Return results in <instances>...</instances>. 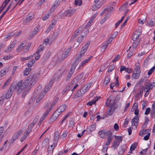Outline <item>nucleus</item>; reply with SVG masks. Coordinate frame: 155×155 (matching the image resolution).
<instances>
[{"mask_svg": "<svg viewBox=\"0 0 155 155\" xmlns=\"http://www.w3.org/2000/svg\"><path fill=\"white\" fill-rule=\"evenodd\" d=\"M37 74L31 73L27 78L22 83V81H19L15 87V89L17 91V94H20L25 88L21 96V97L24 98L28 90L33 86L38 78Z\"/></svg>", "mask_w": 155, "mask_h": 155, "instance_id": "nucleus-1", "label": "nucleus"}, {"mask_svg": "<svg viewBox=\"0 0 155 155\" xmlns=\"http://www.w3.org/2000/svg\"><path fill=\"white\" fill-rule=\"evenodd\" d=\"M120 96L119 95H117L115 99L114 100V97L112 96H110L108 99H107L105 104L107 106H109L110 104L113 105L114 106H115V101H118L120 100Z\"/></svg>", "mask_w": 155, "mask_h": 155, "instance_id": "nucleus-2", "label": "nucleus"}, {"mask_svg": "<svg viewBox=\"0 0 155 155\" xmlns=\"http://www.w3.org/2000/svg\"><path fill=\"white\" fill-rule=\"evenodd\" d=\"M15 88L11 86L8 90L7 92H5L3 94V95L6 99H8L11 97L14 91Z\"/></svg>", "mask_w": 155, "mask_h": 155, "instance_id": "nucleus-3", "label": "nucleus"}, {"mask_svg": "<svg viewBox=\"0 0 155 155\" xmlns=\"http://www.w3.org/2000/svg\"><path fill=\"white\" fill-rule=\"evenodd\" d=\"M34 127V124L31 123V124L28 126V128L25 130L23 134V137L24 138H26L31 132L32 129Z\"/></svg>", "mask_w": 155, "mask_h": 155, "instance_id": "nucleus-4", "label": "nucleus"}, {"mask_svg": "<svg viewBox=\"0 0 155 155\" xmlns=\"http://www.w3.org/2000/svg\"><path fill=\"white\" fill-rule=\"evenodd\" d=\"M60 114V113H59L58 111L56 110L50 118L49 120V122L51 123L55 121L57 119L58 116Z\"/></svg>", "mask_w": 155, "mask_h": 155, "instance_id": "nucleus-5", "label": "nucleus"}, {"mask_svg": "<svg viewBox=\"0 0 155 155\" xmlns=\"http://www.w3.org/2000/svg\"><path fill=\"white\" fill-rule=\"evenodd\" d=\"M92 84V82H90L85 85L81 89L82 94H84L90 88Z\"/></svg>", "mask_w": 155, "mask_h": 155, "instance_id": "nucleus-6", "label": "nucleus"}, {"mask_svg": "<svg viewBox=\"0 0 155 155\" xmlns=\"http://www.w3.org/2000/svg\"><path fill=\"white\" fill-rule=\"evenodd\" d=\"M105 2L104 0H101L99 3H96V5H94L92 8V11H95L98 8L101 7L105 3Z\"/></svg>", "mask_w": 155, "mask_h": 155, "instance_id": "nucleus-7", "label": "nucleus"}, {"mask_svg": "<svg viewBox=\"0 0 155 155\" xmlns=\"http://www.w3.org/2000/svg\"><path fill=\"white\" fill-rule=\"evenodd\" d=\"M51 109H47L45 113L43 114L42 117L41 118L40 121L38 123V125L40 126L42 121L45 119V118L47 117L48 114L50 112V110Z\"/></svg>", "mask_w": 155, "mask_h": 155, "instance_id": "nucleus-8", "label": "nucleus"}, {"mask_svg": "<svg viewBox=\"0 0 155 155\" xmlns=\"http://www.w3.org/2000/svg\"><path fill=\"white\" fill-rule=\"evenodd\" d=\"M76 11V9H69L65 12L64 14L66 16L70 17L73 15L75 12Z\"/></svg>", "mask_w": 155, "mask_h": 155, "instance_id": "nucleus-9", "label": "nucleus"}, {"mask_svg": "<svg viewBox=\"0 0 155 155\" xmlns=\"http://www.w3.org/2000/svg\"><path fill=\"white\" fill-rule=\"evenodd\" d=\"M110 107L107 109V114L109 115H111L112 114L115 110V109L116 108L115 106H114L113 105L110 104Z\"/></svg>", "mask_w": 155, "mask_h": 155, "instance_id": "nucleus-10", "label": "nucleus"}, {"mask_svg": "<svg viewBox=\"0 0 155 155\" xmlns=\"http://www.w3.org/2000/svg\"><path fill=\"white\" fill-rule=\"evenodd\" d=\"M53 83V81H51L49 82V84L45 87V88L42 91L43 92V93H45V95L47 93L48 91L50 88Z\"/></svg>", "mask_w": 155, "mask_h": 155, "instance_id": "nucleus-11", "label": "nucleus"}, {"mask_svg": "<svg viewBox=\"0 0 155 155\" xmlns=\"http://www.w3.org/2000/svg\"><path fill=\"white\" fill-rule=\"evenodd\" d=\"M16 43V41H13L12 43L8 47V48L5 50L4 51L7 53L9 52L12 50V48L14 47Z\"/></svg>", "mask_w": 155, "mask_h": 155, "instance_id": "nucleus-12", "label": "nucleus"}, {"mask_svg": "<svg viewBox=\"0 0 155 155\" xmlns=\"http://www.w3.org/2000/svg\"><path fill=\"white\" fill-rule=\"evenodd\" d=\"M90 44V43L89 42H88L82 48L81 51L80 52L82 54L84 55V54L85 53L86 51L87 48L89 47Z\"/></svg>", "mask_w": 155, "mask_h": 155, "instance_id": "nucleus-13", "label": "nucleus"}, {"mask_svg": "<svg viewBox=\"0 0 155 155\" xmlns=\"http://www.w3.org/2000/svg\"><path fill=\"white\" fill-rule=\"evenodd\" d=\"M139 117L138 115L135 116L132 120V125L137 126L138 125Z\"/></svg>", "mask_w": 155, "mask_h": 155, "instance_id": "nucleus-14", "label": "nucleus"}, {"mask_svg": "<svg viewBox=\"0 0 155 155\" xmlns=\"http://www.w3.org/2000/svg\"><path fill=\"white\" fill-rule=\"evenodd\" d=\"M22 133V131L21 130H19L18 132L16 133L12 137L13 140H16L21 135Z\"/></svg>", "mask_w": 155, "mask_h": 155, "instance_id": "nucleus-15", "label": "nucleus"}, {"mask_svg": "<svg viewBox=\"0 0 155 155\" xmlns=\"http://www.w3.org/2000/svg\"><path fill=\"white\" fill-rule=\"evenodd\" d=\"M49 143V139L48 137L45 138L43 140L41 145L43 147H45L47 146Z\"/></svg>", "mask_w": 155, "mask_h": 155, "instance_id": "nucleus-16", "label": "nucleus"}, {"mask_svg": "<svg viewBox=\"0 0 155 155\" xmlns=\"http://www.w3.org/2000/svg\"><path fill=\"white\" fill-rule=\"evenodd\" d=\"M66 107V105L64 104L61 106L59 108H58L56 110L58 111L59 113H61L63 112L65 110Z\"/></svg>", "mask_w": 155, "mask_h": 155, "instance_id": "nucleus-17", "label": "nucleus"}, {"mask_svg": "<svg viewBox=\"0 0 155 155\" xmlns=\"http://www.w3.org/2000/svg\"><path fill=\"white\" fill-rule=\"evenodd\" d=\"M84 54H82L80 52H79V54H77L76 55V56L77 57L75 61V64H78V63L81 60V58L83 56Z\"/></svg>", "mask_w": 155, "mask_h": 155, "instance_id": "nucleus-18", "label": "nucleus"}, {"mask_svg": "<svg viewBox=\"0 0 155 155\" xmlns=\"http://www.w3.org/2000/svg\"><path fill=\"white\" fill-rule=\"evenodd\" d=\"M93 57L92 56H91L89 57L88 59L85 60H84L83 61H82L80 63L79 67V68H80V67H82L84 66V65L86 64V63L88 62Z\"/></svg>", "mask_w": 155, "mask_h": 155, "instance_id": "nucleus-19", "label": "nucleus"}, {"mask_svg": "<svg viewBox=\"0 0 155 155\" xmlns=\"http://www.w3.org/2000/svg\"><path fill=\"white\" fill-rule=\"evenodd\" d=\"M59 3L60 2H59V0L58 1H55L54 3L52 6L50 8V10L51 11H53L54 10V9L59 5Z\"/></svg>", "mask_w": 155, "mask_h": 155, "instance_id": "nucleus-20", "label": "nucleus"}, {"mask_svg": "<svg viewBox=\"0 0 155 155\" xmlns=\"http://www.w3.org/2000/svg\"><path fill=\"white\" fill-rule=\"evenodd\" d=\"M44 48V47L42 45H40L38 47L37 51L33 54L34 56H35L36 54H39V53Z\"/></svg>", "mask_w": 155, "mask_h": 155, "instance_id": "nucleus-21", "label": "nucleus"}, {"mask_svg": "<svg viewBox=\"0 0 155 155\" xmlns=\"http://www.w3.org/2000/svg\"><path fill=\"white\" fill-rule=\"evenodd\" d=\"M84 36L81 35L77 39V41H76L77 43H74L75 45V47H77L79 45V43L81 42L83 40Z\"/></svg>", "mask_w": 155, "mask_h": 155, "instance_id": "nucleus-22", "label": "nucleus"}, {"mask_svg": "<svg viewBox=\"0 0 155 155\" xmlns=\"http://www.w3.org/2000/svg\"><path fill=\"white\" fill-rule=\"evenodd\" d=\"M98 97L96 96L91 101L88 102L87 104L89 106H91L93 104H95L96 102L98 100Z\"/></svg>", "mask_w": 155, "mask_h": 155, "instance_id": "nucleus-23", "label": "nucleus"}, {"mask_svg": "<svg viewBox=\"0 0 155 155\" xmlns=\"http://www.w3.org/2000/svg\"><path fill=\"white\" fill-rule=\"evenodd\" d=\"M59 138V137L58 132H56L54 133V143H55L56 145L57 143L58 140Z\"/></svg>", "mask_w": 155, "mask_h": 155, "instance_id": "nucleus-24", "label": "nucleus"}, {"mask_svg": "<svg viewBox=\"0 0 155 155\" xmlns=\"http://www.w3.org/2000/svg\"><path fill=\"white\" fill-rule=\"evenodd\" d=\"M77 65V64L76 65L75 64V62H74V63L71 67L68 73H69V74H71V75H72L75 70V68Z\"/></svg>", "mask_w": 155, "mask_h": 155, "instance_id": "nucleus-25", "label": "nucleus"}, {"mask_svg": "<svg viewBox=\"0 0 155 155\" xmlns=\"http://www.w3.org/2000/svg\"><path fill=\"white\" fill-rule=\"evenodd\" d=\"M70 51L69 49H68L66 51L64 52L61 56V59L62 60H63L65 59L68 54Z\"/></svg>", "mask_w": 155, "mask_h": 155, "instance_id": "nucleus-26", "label": "nucleus"}, {"mask_svg": "<svg viewBox=\"0 0 155 155\" xmlns=\"http://www.w3.org/2000/svg\"><path fill=\"white\" fill-rule=\"evenodd\" d=\"M45 94L43 93V91H42L40 94L38 96V97L37 98L36 100V102L38 103L42 99L43 96L45 95Z\"/></svg>", "mask_w": 155, "mask_h": 155, "instance_id": "nucleus-27", "label": "nucleus"}, {"mask_svg": "<svg viewBox=\"0 0 155 155\" xmlns=\"http://www.w3.org/2000/svg\"><path fill=\"white\" fill-rule=\"evenodd\" d=\"M116 139H114L112 143V146L114 149H116L119 145V143H118Z\"/></svg>", "mask_w": 155, "mask_h": 155, "instance_id": "nucleus-28", "label": "nucleus"}, {"mask_svg": "<svg viewBox=\"0 0 155 155\" xmlns=\"http://www.w3.org/2000/svg\"><path fill=\"white\" fill-rule=\"evenodd\" d=\"M98 134L100 137L104 138L105 136V130H103L100 131Z\"/></svg>", "mask_w": 155, "mask_h": 155, "instance_id": "nucleus-29", "label": "nucleus"}, {"mask_svg": "<svg viewBox=\"0 0 155 155\" xmlns=\"http://www.w3.org/2000/svg\"><path fill=\"white\" fill-rule=\"evenodd\" d=\"M139 36H138V35H137L136 34L134 33V34L132 35V39L133 41L140 40L139 38Z\"/></svg>", "mask_w": 155, "mask_h": 155, "instance_id": "nucleus-30", "label": "nucleus"}, {"mask_svg": "<svg viewBox=\"0 0 155 155\" xmlns=\"http://www.w3.org/2000/svg\"><path fill=\"white\" fill-rule=\"evenodd\" d=\"M84 75V73L82 72L78 75L75 78V79L78 80L77 81L78 82L81 79L83 78Z\"/></svg>", "mask_w": 155, "mask_h": 155, "instance_id": "nucleus-31", "label": "nucleus"}, {"mask_svg": "<svg viewBox=\"0 0 155 155\" xmlns=\"http://www.w3.org/2000/svg\"><path fill=\"white\" fill-rule=\"evenodd\" d=\"M31 68H26L24 71V75L26 76L28 75L29 73L31 71Z\"/></svg>", "mask_w": 155, "mask_h": 155, "instance_id": "nucleus-32", "label": "nucleus"}, {"mask_svg": "<svg viewBox=\"0 0 155 155\" xmlns=\"http://www.w3.org/2000/svg\"><path fill=\"white\" fill-rule=\"evenodd\" d=\"M134 106L135 107L134 113L135 115H137L136 116L138 115V114H139V111L138 109V105L137 103H135L134 105Z\"/></svg>", "mask_w": 155, "mask_h": 155, "instance_id": "nucleus-33", "label": "nucleus"}, {"mask_svg": "<svg viewBox=\"0 0 155 155\" xmlns=\"http://www.w3.org/2000/svg\"><path fill=\"white\" fill-rule=\"evenodd\" d=\"M140 73H137V71L136 72H133L132 75V78L133 79H137L139 78V77L140 75Z\"/></svg>", "mask_w": 155, "mask_h": 155, "instance_id": "nucleus-34", "label": "nucleus"}, {"mask_svg": "<svg viewBox=\"0 0 155 155\" xmlns=\"http://www.w3.org/2000/svg\"><path fill=\"white\" fill-rule=\"evenodd\" d=\"M35 62V60L34 59H32L27 64V66L29 68L31 67L33 65V64Z\"/></svg>", "mask_w": 155, "mask_h": 155, "instance_id": "nucleus-35", "label": "nucleus"}, {"mask_svg": "<svg viewBox=\"0 0 155 155\" xmlns=\"http://www.w3.org/2000/svg\"><path fill=\"white\" fill-rule=\"evenodd\" d=\"M144 89V86H141L140 90H139L137 94L141 96L143 94V91Z\"/></svg>", "mask_w": 155, "mask_h": 155, "instance_id": "nucleus-36", "label": "nucleus"}, {"mask_svg": "<svg viewBox=\"0 0 155 155\" xmlns=\"http://www.w3.org/2000/svg\"><path fill=\"white\" fill-rule=\"evenodd\" d=\"M34 57L33 54L27 57H22L20 58L21 61H24L25 60L29 59Z\"/></svg>", "mask_w": 155, "mask_h": 155, "instance_id": "nucleus-37", "label": "nucleus"}, {"mask_svg": "<svg viewBox=\"0 0 155 155\" xmlns=\"http://www.w3.org/2000/svg\"><path fill=\"white\" fill-rule=\"evenodd\" d=\"M74 86L70 84H69L68 85H67L64 89V90H66V91H71V89Z\"/></svg>", "mask_w": 155, "mask_h": 155, "instance_id": "nucleus-38", "label": "nucleus"}, {"mask_svg": "<svg viewBox=\"0 0 155 155\" xmlns=\"http://www.w3.org/2000/svg\"><path fill=\"white\" fill-rule=\"evenodd\" d=\"M149 130H141L139 132V135L141 136H143V135L146 134L148 131Z\"/></svg>", "mask_w": 155, "mask_h": 155, "instance_id": "nucleus-39", "label": "nucleus"}, {"mask_svg": "<svg viewBox=\"0 0 155 155\" xmlns=\"http://www.w3.org/2000/svg\"><path fill=\"white\" fill-rule=\"evenodd\" d=\"M137 143H135L134 144H132L131 146L130 150V151H132L134 150L136 148Z\"/></svg>", "mask_w": 155, "mask_h": 155, "instance_id": "nucleus-40", "label": "nucleus"}, {"mask_svg": "<svg viewBox=\"0 0 155 155\" xmlns=\"http://www.w3.org/2000/svg\"><path fill=\"white\" fill-rule=\"evenodd\" d=\"M82 3L81 0H75L74 5H75L80 6L82 5Z\"/></svg>", "mask_w": 155, "mask_h": 155, "instance_id": "nucleus-41", "label": "nucleus"}, {"mask_svg": "<svg viewBox=\"0 0 155 155\" xmlns=\"http://www.w3.org/2000/svg\"><path fill=\"white\" fill-rule=\"evenodd\" d=\"M149 120L147 117H145V122L142 126V127L144 128L146 127V126Z\"/></svg>", "mask_w": 155, "mask_h": 155, "instance_id": "nucleus-42", "label": "nucleus"}, {"mask_svg": "<svg viewBox=\"0 0 155 155\" xmlns=\"http://www.w3.org/2000/svg\"><path fill=\"white\" fill-rule=\"evenodd\" d=\"M10 81V80L8 79L4 84L3 86L2 87V88L4 89L7 87L9 84Z\"/></svg>", "mask_w": 155, "mask_h": 155, "instance_id": "nucleus-43", "label": "nucleus"}, {"mask_svg": "<svg viewBox=\"0 0 155 155\" xmlns=\"http://www.w3.org/2000/svg\"><path fill=\"white\" fill-rule=\"evenodd\" d=\"M96 127V125L95 124L91 125L89 127V129H90V131L91 132L94 130L95 129Z\"/></svg>", "mask_w": 155, "mask_h": 155, "instance_id": "nucleus-44", "label": "nucleus"}, {"mask_svg": "<svg viewBox=\"0 0 155 155\" xmlns=\"http://www.w3.org/2000/svg\"><path fill=\"white\" fill-rule=\"evenodd\" d=\"M140 41V40L134 41L135 42L133 44V48H136L139 44Z\"/></svg>", "mask_w": 155, "mask_h": 155, "instance_id": "nucleus-45", "label": "nucleus"}, {"mask_svg": "<svg viewBox=\"0 0 155 155\" xmlns=\"http://www.w3.org/2000/svg\"><path fill=\"white\" fill-rule=\"evenodd\" d=\"M7 71L5 70H2L0 71V78L2 77L5 75Z\"/></svg>", "mask_w": 155, "mask_h": 155, "instance_id": "nucleus-46", "label": "nucleus"}, {"mask_svg": "<svg viewBox=\"0 0 155 155\" xmlns=\"http://www.w3.org/2000/svg\"><path fill=\"white\" fill-rule=\"evenodd\" d=\"M53 145H54V147H53V145H51L50 146H49L48 149V152H52L54 148V147L55 146V145H56L55 143H54L53 144Z\"/></svg>", "mask_w": 155, "mask_h": 155, "instance_id": "nucleus-47", "label": "nucleus"}, {"mask_svg": "<svg viewBox=\"0 0 155 155\" xmlns=\"http://www.w3.org/2000/svg\"><path fill=\"white\" fill-rule=\"evenodd\" d=\"M54 26L52 25V24H50L48 27L47 28L46 30L45 31V32L46 33L49 32L50 31H51L53 28Z\"/></svg>", "mask_w": 155, "mask_h": 155, "instance_id": "nucleus-48", "label": "nucleus"}, {"mask_svg": "<svg viewBox=\"0 0 155 155\" xmlns=\"http://www.w3.org/2000/svg\"><path fill=\"white\" fill-rule=\"evenodd\" d=\"M32 18V17L31 16H28V17L26 18V19L24 21L23 23H27L28 22H29L31 20Z\"/></svg>", "mask_w": 155, "mask_h": 155, "instance_id": "nucleus-49", "label": "nucleus"}, {"mask_svg": "<svg viewBox=\"0 0 155 155\" xmlns=\"http://www.w3.org/2000/svg\"><path fill=\"white\" fill-rule=\"evenodd\" d=\"M59 34V32H53V34H52V35L53 36L52 37V38L53 40L54 41L55 38L57 37L58 35Z\"/></svg>", "mask_w": 155, "mask_h": 155, "instance_id": "nucleus-50", "label": "nucleus"}, {"mask_svg": "<svg viewBox=\"0 0 155 155\" xmlns=\"http://www.w3.org/2000/svg\"><path fill=\"white\" fill-rule=\"evenodd\" d=\"M113 138L112 136H110L108 137L106 144L109 145L111 141L113 140Z\"/></svg>", "mask_w": 155, "mask_h": 155, "instance_id": "nucleus-51", "label": "nucleus"}, {"mask_svg": "<svg viewBox=\"0 0 155 155\" xmlns=\"http://www.w3.org/2000/svg\"><path fill=\"white\" fill-rule=\"evenodd\" d=\"M83 94H82V91L80 89L77 91L76 94V96L77 97H79Z\"/></svg>", "mask_w": 155, "mask_h": 155, "instance_id": "nucleus-52", "label": "nucleus"}, {"mask_svg": "<svg viewBox=\"0 0 155 155\" xmlns=\"http://www.w3.org/2000/svg\"><path fill=\"white\" fill-rule=\"evenodd\" d=\"M136 71H137V73H140V67L139 66H136L134 68V72H136Z\"/></svg>", "mask_w": 155, "mask_h": 155, "instance_id": "nucleus-53", "label": "nucleus"}, {"mask_svg": "<svg viewBox=\"0 0 155 155\" xmlns=\"http://www.w3.org/2000/svg\"><path fill=\"white\" fill-rule=\"evenodd\" d=\"M146 84H147L148 86H149L151 89H152L153 87H155V82H154L152 83H147Z\"/></svg>", "mask_w": 155, "mask_h": 155, "instance_id": "nucleus-54", "label": "nucleus"}, {"mask_svg": "<svg viewBox=\"0 0 155 155\" xmlns=\"http://www.w3.org/2000/svg\"><path fill=\"white\" fill-rule=\"evenodd\" d=\"M127 5L128 2H125L123 5L119 9L120 10L121 9L123 10H125L127 8Z\"/></svg>", "mask_w": 155, "mask_h": 155, "instance_id": "nucleus-55", "label": "nucleus"}, {"mask_svg": "<svg viewBox=\"0 0 155 155\" xmlns=\"http://www.w3.org/2000/svg\"><path fill=\"white\" fill-rule=\"evenodd\" d=\"M112 132L110 131H106L105 130V136H107L108 137L112 136Z\"/></svg>", "mask_w": 155, "mask_h": 155, "instance_id": "nucleus-56", "label": "nucleus"}, {"mask_svg": "<svg viewBox=\"0 0 155 155\" xmlns=\"http://www.w3.org/2000/svg\"><path fill=\"white\" fill-rule=\"evenodd\" d=\"M115 66L114 65H111L108 68V72L109 73L111 72L114 68Z\"/></svg>", "mask_w": 155, "mask_h": 155, "instance_id": "nucleus-57", "label": "nucleus"}, {"mask_svg": "<svg viewBox=\"0 0 155 155\" xmlns=\"http://www.w3.org/2000/svg\"><path fill=\"white\" fill-rule=\"evenodd\" d=\"M106 11L107 12V14L109 12H111L113 9V7H107L105 8Z\"/></svg>", "mask_w": 155, "mask_h": 155, "instance_id": "nucleus-58", "label": "nucleus"}, {"mask_svg": "<svg viewBox=\"0 0 155 155\" xmlns=\"http://www.w3.org/2000/svg\"><path fill=\"white\" fill-rule=\"evenodd\" d=\"M77 80L74 78L73 80L71 82V83H70L73 86H74L76 84H78L77 83L78 82L77 81Z\"/></svg>", "mask_w": 155, "mask_h": 155, "instance_id": "nucleus-59", "label": "nucleus"}, {"mask_svg": "<svg viewBox=\"0 0 155 155\" xmlns=\"http://www.w3.org/2000/svg\"><path fill=\"white\" fill-rule=\"evenodd\" d=\"M92 22L90 21V20L88 21V22L87 23L86 25L85 26V27L86 29H87L88 28H89L91 25V23Z\"/></svg>", "mask_w": 155, "mask_h": 155, "instance_id": "nucleus-60", "label": "nucleus"}, {"mask_svg": "<svg viewBox=\"0 0 155 155\" xmlns=\"http://www.w3.org/2000/svg\"><path fill=\"white\" fill-rule=\"evenodd\" d=\"M148 148H146L145 149L143 150L140 153V154L141 155H144L146 153Z\"/></svg>", "mask_w": 155, "mask_h": 155, "instance_id": "nucleus-61", "label": "nucleus"}, {"mask_svg": "<svg viewBox=\"0 0 155 155\" xmlns=\"http://www.w3.org/2000/svg\"><path fill=\"white\" fill-rule=\"evenodd\" d=\"M155 70V67L153 66L148 72V74L149 75L151 74Z\"/></svg>", "mask_w": 155, "mask_h": 155, "instance_id": "nucleus-62", "label": "nucleus"}, {"mask_svg": "<svg viewBox=\"0 0 155 155\" xmlns=\"http://www.w3.org/2000/svg\"><path fill=\"white\" fill-rule=\"evenodd\" d=\"M106 67V66L105 64L102 65L101 67V68L99 71V72H101L104 71Z\"/></svg>", "mask_w": 155, "mask_h": 155, "instance_id": "nucleus-63", "label": "nucleus"}, {"mask_svg": "<svg viewBox=\"0 0 155 155\" xmlns=\"http://www.w3.org/2000/svg\"><path fill=\"white\" fill-rule=\"evenodd\" d=\"M110 78L109 77H106L105 78L104 81V83L105 84H107L110 82Z\"/></svg>", "mask_w": 155, "mask_h": 155, "instance_id": "nucleus-64", "label": "nucleus"}]
</instances>
